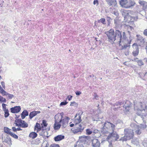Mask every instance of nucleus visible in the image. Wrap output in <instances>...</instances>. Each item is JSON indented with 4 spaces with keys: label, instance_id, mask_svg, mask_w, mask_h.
Masks as SVG:
<instances>
[{
    "label": "nucleus",
    "instance_id": "f257e3e1",
    "mask_svg": "<svg viewBox=\"0 0 147 147\" xmlns=\"http://www.w3.org/2000/svg\"><path fill=\"white\" fill-rule=\"evenodd\" d=\"M108 37V41L111 43H114L115 40H119V46L121 45V42H124L127 40L126 33L119 30H116L114 31L113 29H110L109 31L105 33Z\"/></svg>",
    "mask_w": 147,
    "mask_h": 147
},
{
    "label": "nucleus",
    "instance_id": "f03ea898",
    "mask_svg": "<svg viewBox=\"0 0 147 147\" xmlns=\"http://www.w3.org/2000/svg\"><path fill=\"white\" fill-rule=\"evenodd\" d=\"M134 102V108L138 111L139 115L145 117L147 115V106L141 102Z\"/></svg>",
    "mask_w": 147,
    "mask_h": 147
},
{
    "label": "nucleus",
    "instance_id": "7ed1b4c3",
    "mask_svg": "<svg viewBox=\"0 0 147 147\" xmlns=\"http://www.w3.org/2000/svg\"><path fill=\"white\" fill-rule=\"evenodd\" d=\"M132 128V129L129 128H125L124 130V136L121 137L119 140L124 142L132 139L134 136L133 130H134V129Z\"/></svg>",
    "mask_w": 147,
    "mask_h": 147
},
{
    "label": "nucleus",
    "instance_id": "20e7f679",
    "mask_svg": "<svg viewBox=\"0 0 147 147\" xmlns=\"http://www.w3.org/2000/svg\"><path fill=\"white\" fill-rule=\"evenodd\" d=\"M101 131L102 133L106 134L109 133V134L107 138V140H110L111 141L115 142L119 138V135L117 134L116 131H113L112 132H110L108 131L105 130L103 129L101 130Z\"/></svg>",
    "mask_w": 147,
    "mask_h": 147
},
{
    "label": "nucleus",
    "instance_id": "39448f33",
    "mask_svg": "<svg viewBox=\"0 0 147 147\" xmlns=\"http://www.w3.org/2000/svg\"><path fill=\"white\" fill-rule=\"evenodd\" d=\"M143 122L144 124H140V125H138L134 123L130 124L131 127L134 129L135 133L138 135H140L141 133L142 129H144L147 127L146 121L143 120Z\"/></svg>",
    "mask_w": 147,
    "mask_h": 147
},
{
    "label": "nucleus",
    "instance_id": "423d86ee",
    "mask_svg": "<svg viewBox=\"0 0 147 147\" xmlns=\"http://www.w3.org/2000/svg\"><path fill=\"white\" fill-rule=\"evenodd\" d=\"M121 6L124 8H131L135 3L134 0H120L119 1Z\"/></svg>",
    "mask_w": 147,
    "mask_h": 147
},
{
    "label": "nucleus",
    "instance_id": "0eeeda50",
    "mask_svg": "<svg viewBox=\"0 0 147 147\" xmlns=\"http://www.w3.org/2000/svg\"><path fill=\"white\" fill-rule=\"evenodd\" d=\"M15 124L16 126L22 128H26L28 127V124L24 121L21 119H16L15 120Z\"/></svg>",
    "mask_w": 147,
    "mask_h": 147
},
{
    "label": "nucleus",
    "instance_id": "6e6552de",
    "mask_svg": "<svg viewBox=\"0 0 147 147\" xmlns=\"http://www.w3.org/2000/svg\"><path fill=\"white\" fill-rule=\"evenodd\" d=\"M132 47L134 50L132 52V54L134 57L137 56L139 53V46L136 43H135L132 45Z\"/></svg>",
    "mask_w": 147,
    "mask_h": 147
},
{
    "label": "nucleus",
    "instance_id": "1a4fd4ad",
    "mask_svg": "<svg viewBox=\"0 0 147 147\" xmlns=\"http://www.w3.org/2000/svg\"><path fill=\"white\" fill-rule=\"evenodd\" d=\"M83 113L82 112H80L76 115L75 117V125H77L79 123H80L82 121L81 115Z\"/></svg>",
    "mask_w": 147,
    "mask_h": 147
},
{
    "label": "nucleus",
    "instance_id": "9d476101",
    "mask_svg": "<svg viewBox=\"0 0 147 147\" xmlns=\"http://www.w3.org/2000/svg\"><path fill=\"white\" fill-rule=\"evenodd\" d=\"M76 127H75L74 129L73 130V132L75 134H80L83 130L84 127H82V126L81 124L77 125H76Z\"/></svg>",
    "mask_w": 147,
    "mask_h": 147
},
{
    "label": "nucleus",
    "instance_id": "9b49d317",
    "mask_svg": "<svg viewBox=\"0 0 147 147\" xmlns=\"http://www.w3.org/2000/svg\"><path fill=\"white\" fill-rule=\"evenodd\" d=\"M111 126L112 131H113L114 129V128L115 127V125L111 123L108 122L107 121H106L104 124V126L102 127V128L101 129V130H102V129H103L105 130H107L105 128H107L108 127Z\"/></svg>",
    "mask_w": 147,
    "mask_h": 147
},
{
    "label": "nucleus",
    "instance_id": "f8f14e48",
    "mask_svg": "<svg viewBox=\"0 0 147 147\" xmlns=\"http://www.w3.org/2000/svg\"><path fill=\"white\" fill-rule=\"evenodd\" d=\"M132 105V103L129 100H126L125 103L124 105L123 106V107L125 108L124 110L126 112H128L129 110Z\"/></svg>",
    "mask_w": 147,
    "mask_h": 147
},
{
    "label": "nucleus",
    "instance_id": "ddd939ff",
    "mask_svg": "<svg viewBox=\"0 0 147 147\" xmlns=\"http://www.w3.org/2000/svg\"><path fill=\"white\" fill-rule=\"evenodd\" d=\"M91 146L92 147H100V144L98 139L94 138L92 140Z\"/></svg>",
    "mask_w": 147,
    "mask_h": 147
},
{
    "label": "nucleus",
    "instance_id": "4468645a",
    "mask_svg": "<svg viewBox=\"0 0 147 147\" xmlns=\"http://www.w3.org/2000/svg\"><path fill=\"white\" fill-rule=\"evenodd\" d=\"M137 19V17L131 16L130 15L124 20H125V21L127 22L128 23H131V24H133L134 21L136 20Z\"/></svg>",
    "mask_w": 147,
    "mask_h": 147
},
{
    "label": "nucleus",
    "instance_id": "2eb2a0df",
    "mask_svg": "<svg viewBox=\"0 0 147 147\" xmlns=\"http://www.w3.org/2000/svg\"><path fill=\"white\" fill-rule=\"evenodd\" d=\"M21 108L20 106H16L11 107L10 110L11 113H18L21 110Z\"/></svg>",
    "mask_w": 147,
    "mask_h": 147
},
{
    "label": "nucleus",
    "instance_id": "dca6fc26",
    "mask_svg": "<svg viewBox=\"0 0 147 147\" xmlns=\"http://www.w3.org/2000/svg\"><path fill=\"white\" fill-rule=\"evenodd\" d=\"M108 5L115 7H117V2L116 0H106Z\"/></svg>",
    "mask_w": 147,
    "mask_h": 147
},
{
    "label": "nucleus",
    "instance_id": "f3484780",
    "mask_svg": "<svg viewBox=\"0 0 147 147\" xmlns=\"http://www.w3.org/2000/svg\"><path fill=\"white\" fill-rule=\"evenodd\" d=\"M63 113H58L56 115L55 117L54 118L55 119V122L57 121L59 122V119H62L63 117Z\"/></svg>",
    "mask_w": 147,
    "mask_h": 147
},
{
    "label": "nucleus",
    "instance_id": "a211bd4d",
    "mask_svg": "<svg viewBox=\"0 0 147 147\" xmlns=\"http://www.w3.org/2000/svg\"><path fill=\"white\" fill-rule=\"evenodd\" d=\"M40 113V111H33L31 112L29 115V118L30 119H32L37 114Z\"/></svg>",
    "mask_w": 147,
    "mask_h": 147
},
{
    "label": "nucleus",
    "instance_id": "6ab92c4d",
    "mask_svg": "<svg viewBox=\"0 0 147 147\" xmlns=\"http://www.w3.org/2000/svg\"><path fill=\"white\" fill-rule=\"evenodd\" d=\"M121 13L123 16L124 18V20L131 14L129 11L126 10H123L122 11Z\"/></svg>",
    "mask_w": 147,
    "mask_h": 147
},
{
    "label": "nucleus",
    "instance_id": "aec40b11",
    "mask_svg": "<svg viewBox=\"0 0 147 147\" xmlns=\"http://www.w3.org/2000/svg\"><path fill=\"white\" fill-rule=\"evenodd\" d=\"M61 124L59 122L55 121L54 124L53 128L55 130H58L60 128Z\"/></svg>",
    "mask_w": 147,
    "mask_h": 147
},
{
    "label": "nucleus",
    "instance_id": "412c9836",
    "mask_svg": "<svg viewBox=\"0 0 147 147\" xmlns=\"http://www.w3.org/2000/svg\"><path fill=\"white\" fill-rule=\"evenodd\" d=\"M124 102V101H119L118 102H117L113 104V106L115 107L116 106H118L117 107H115V108L116 109H119L121 108V107L118 106H121V105H123Z\"/></svg>",
    "mask_w": 147,
    "mask_h": 147
},
{
    "label": "nucleus",
    "instance_id": "4be33fe9",
    "mask_svg": "<svg viewBox=\"0 0 147 147\" xmlns=\"http://www.w3.org/2000/svg\"><path fill=\"white\" fill-rule=\"evenodd\" d=\"M65 138V136L62 135H58L54 137V140L56 142L59 141L64 139Z\"/></svg>",
    "mask_w": 147,
    "mask_h": 147
},
{
    "label": "nucleus",
    "instance_id": "5701e85b",
    "mask_svg": "<svg viewBox=\"0 0 147 147\" xmlns=\"http://www.w3.org/2000/svg\"><path fill=\"white\" fill-rule=\"evenodd\" d=\"M59 122L60 123H61L62 127L63 128L65 127L68 124L67 121L66 119H60L59 121Z\"/></svg>",
    "mask_w": 147,
    "mask_h": 147
},
{
    "label": "nucleus",
    "instance_id": "b1692460",
    "mask_svg": "<svg viewBox=\"0 0 147 147\" xmlns=\"http://www.w3.org/2000/svg\"><path fill=\"white\" fill-rule=\"evenodd\" d=\"M21 117L22 119H24L26 116L28 115V113L26 110H24L21 114Z\"/></svg>",
    "mask_w": 147,
    "mask_h": 147
},
{
    "label": "nucleus",
    "instance_id": "393cba45",
    "mask_svg": "<svg viewBox=\"0 0 147 147\" xmlns=\"http://www.w3.org/2000/svg\"><path fill=\"white\" fill-rule=\"evenodd\" d=\"M130 37H131V36H130L129 37L130 40L129 41H128L127 44H125L123 46H122L121 47V50L125 49L127 47L130 46V44L131 43V39H130Z\"/></svg>",
    "mask_w": 147,
    "mask_h": 147
},
{
    "label": "nucleus",
    "instance_id": "a878e982",
    "mask_svg": "<svg viewBox=\"0 0 147 147\" xmlns=\"http://www.w3.org/2000/svg\"><path fill=\"white\" fill-rule=\"evenodd\" d=\"M37 136V134L35 132L33 131L30 133L29 136L31 139H33L36 138Z\"/></svg>",
    "mask_w": 147,
    "mask_h": 147
},
{
    "label": "nucleus",
    "instance_id": "bb28decb",
    "mask_svg": "<svg viewBox=\"0 0 147 147\" xmlns=\"http://www.w3.org/2000/svg\"><path fill=\"white\" fill-rule=\"evenodd\" d=\"M4 142L10 145L11 144V139L8 136H7L5 138Z\"/></svg>",
    "mask_w": 147,
    "mask_h": 147
},
{
    "label": "nucleus",
    "instance_id": "cd10ccee",
    "mask_svg": "<svg viewBox=\"0 0 147 147\" xmlns=\"http://www.w3.org/2000/svg\"><path fill=\"white\" fill-rule=\"evenodd\" d=\"M110 11L111 13L114 14L117 16L119 15V13L118 10L115 8H113Z\"/></svg>",
    "mask_w": 147,
    "mask_h": 147
},
{
    "label": "nucleus",
    "instance_id": "c85d7f7f",
    "mask_svg": "<svg viewBox=\"0 0 147 147\" xmlns=\"http://www.w3.org/2000/svg\"><path fill=\"white\" fill-rule=\"evenodd\" d=\"M131 144L137 146L139 145L138 140L137 139L134 138L131 141Z\"/></svg>",
    "mask_w": 147,
    "mask_h": 147
},
{
    "label": "nucleus",
    "instance_id": "c756f323",
    "mask_svg": "<svg viewBox=\"0 0 147 147\" xmlns=\"http://www.w3.org/2000/svg\"><path fill=\"white\" fill-rule=\"evenodd\" d=\"M4 130L5 133L9 135H10L12 133V132L10 131L11 129L7 127H4Z\"/></svg>",
    "mask_w": 147,
    "mask_h": 147
},
{
    "label": "nucleus",
    "instance_id": "7c9ffc66",
    "mask_svg": "<svg viewBox=\"0 0 147 147\" xmlns=\"http://www.w3.org/2000/svg\"><path fill=\"white\" fill-rule=\"evenodd\" d=\"M87 136H82L79 137L80 140L81 142H83L86 141V139H87Z\"/></svg>",
    "mask_w": 147,
    "mask_h": 147
},
{
    "label": "nucleus",
    "instance_id": "2f4dec72",
    "mask_svg": "<svg viewBox=\"0 0 147 147\" xmlns=\"http://www.w3.org/2000/svg\"><path fill=\"white\" fill-rule=\"evenodd\" d=\"M82 142H78L74 146V147H84L82 144Z\"/></svg>",
    "mask_w": 147,
    "mask_h": 147
},
{
    "label": "nucleus",
    "instance_id": "473e14b6",
    "mask_svg": "<svg viewBox=\"0 0 147 147\" xmlns=\"http://www.w3.org/2000/svg\"><path fill=\"white\" fill-rule=\"evenodd\" d=\"M93 131L90 129H88L86 130V133L87 135H89L91 134Z\"/></svg>",
    "mask_w": 147,
    "mask_h": 147
},
{
    "label": "nucleus",
    "instance_id": "72a5a7b5",
    "mask_svg": "<svg viewBox=\"0 0 147 147\" xmlns=\"http://www.w3.org/2000/svg\"><path fill=\"white\" fill-rule=\"evenodd\" d=\"M47 123L46 120H43L42 124H41L42 127L43 128L46 127L47 126Z\"/></svg>",
    "mask_w": 147,
    "mask_h": 147
},
{
    "label": "nucleus",
    "instance_id": "f704fd0d",
    "mask_svg": "<svg viewBox=\"0 0 147 147\" xmlns=\"http://www.w3.org/2000/svg\"><path fill=\"white\" fill-rule=\"evenodd\" d=\"M137 63L138 65L141 66L144 65V63L142 60H140L137 61Z\"/></svg>",
    "mask_w": 147,
    "mask_h": 147
},
{
    "label": "nucleus",
    "instance_id": "c9c22d12",
    "mask_svg": "<svg viewBox=\"0 0 147 147\" xmlns=\"http://www.w3.org/2000/svg\"><path fill=\"white\" fill-rule=\"evenodd\" d=\"M105 22V19L104 18H102L100 19V20H98V22L100 23L101 22L103 24H105L106 23Z\"/></svg>",
    "mask_w": 147,
    "mask_h": 147
},
{
    "label": "nucleus",
    "instance_id": "e433bc0d",
    "mask_svg": "<svg viewBox=\"0 0 147 147\" xmlns=\"http://www.w3.org/2000/svg\"><path fill=\"white\" fill-rule=\"evenodd\" d=\"M4 111L5 113L4 117L5 118L8 117L9 115L8 110H6L5 111Z\"/></svg>",
    "mask_w": 147,
    "mask_h": 147
},
{
    "label": "nucleus",
    "instance_id": "4c0bfd02",
    "mask_svg": "<svg viewBox=\"0 0 147 147\" xmlns=\"http://www.w3.org/2000/svg\"><path fill=\"white\" fill-rule=\"evenodd\" d=\"M142 144L144 147H147V139H146L144 140L142 142Z\"/></svg>",
    "mask_w": 147,
    "mask_h": 147
},
{
    "label": "nucleus",
    "instance_id": "58836bf2",
    "mask_svg": "<svg viewBox=\"0 0 147 147\" xmlns=\"http://www.w3.org/2000/svg\"><path fill=\"white\" fill-rule=\"evenodd\" d=\"M41 129L40 125L38 123H36V125L34 126V129ZM34 131H35V130Z\"/></svg>",
    "mask_w": 147,
    "mask_h": 147
},
{
    "label": "nucleus",
    "instance_id": "ea45409f",
    "mask_svg": "<svg viewBox=\"0 0 147 147\" xmlns=\"http://www.w3.org/2000/svg\"><path fill=\"white\" fill-rule=\"evenodd\" d=\"M138 3L141 5H143V7L144 5V4H145L146 3V2L144 1L140 0L138 1Z\"/></svg>",
    "mask_w": 147,
    "mask_h": 147
},
{
    "label": "nucleus",
    "instance_id": "a19ab883",
    "mask_svg": "<svg viewBox=\"0 0 147 147\" xmlns=\"http://www.w3.org/2000/svg\"><path fill=\"white\" fill-rule=\"evenodd\" d=\"M10 135L15 139H17L18 138V136L17 135H16L14 133H13L12 132L11 133Z\"/></svg>",
    "mask_w": 147,
    "mask_h": 147
},
{
    "label": "nucleus",
    "instance_id": "79ce46f5",
    "mask_svg": "<svg viewBox=\"0 0 147 147\" xmlns=\"http://www.w3.org/2000/svg\"><path fill=\"white\" fill-rule=\"evenodd\" d=\"M1 100H0V102H3L5 103L6 102V99L1 96V97H0Z\"/></svg>",
    "mask_w": 147,
    "mask_h": 147
},
{
    "label": "nucleus",
    "instance_id": "37998d69",
    "mask_svg": "<svg viewBox=\"0 0 147 147\" xmlns=\"http://www.w3.org/2000/svg\"><path fill=\"white\" fill-rule=\"evenodd\" d=\"M68 103V102H67L66 101H63L62 102H61L60 104V106H63V105H67Z\"/></svg>",
    "mask_w": 147,
    "mask_h": 147
},
{
    "label": "nucleus",
    "instance_id": "c03bdc74",
    "mask_svg": "<svg viewBox=\"0 0 147 147\" xmlns=\"http://www.w3.org/2000/svg\"><path fill=\"white\" fill-rule=\"evenodd\" d=\"M77 105H78L77 103L74 101L71 102L70 105V106H76Z\"/></svg>",
    "mask_w": 147,
    "mask_h": 147
},
{
    "label": "nucleus",
    "instance_id": "a18cd8bd",
    "mask_svg": "<svg viewBox=\"0 0 147 147\" xmlns=\"http://www.w3.org/2000/svg\"><path fill=\"white\" fill-rule=\"evenodd\" d=\"M50 147H60L59 144H51Z\"/></svg>",
    "mask_w": 147,
    "mask_h": 147
},
{
    "label": "nucleus",
    "instance_id": "49530a36",
    "mask_svg": "<svg viewBox=\"0 0 147 147\" xmlns=\"http://www.w3.org/2000/svg\"><path fill=\"white\" fill-rule=\"evenodd\" d=\"M7 96L9 99H12V98L14 97L13 95L9 94L8 93Z\"/></svg>",
    "mask_w": 147,
    "mask_h": 147
},
{
    "label": "nucleus",
    "instance_id": "de8ad7c7",
    "mask_svg": "<svg viewBox=\"0 0 147 147\" xmlns=\"http://www.w3.org/2000/svg\"><path fill=\"white\" fill-rule=\"evenodd\" d=\"M111 18L109 17H107V20L108 21V24L109 25L111 23Z\"/></svg>",
    "mask_w": 147,
    "mask_h": 147
},
{
    "label": "nucleus",
    "instance_id": "09e8293b",
    "mask_svg": "<svg viewBox=\"0 0 147 147\" xmlns=\"http://www.w3.org/2000/svg\"><path fill=\"white\" fill-rule=\"evenodd\" d=\"M143 9L145 11H147V3H146L145 4L143 7Z\"/></svg>",
    "mask_w": 147,
    "mask_h": 147
},
{
    "label": "nucleus",
    "instance_id": "8fccbe9b",
    "mask_svg": "<svg viewBox=\"0 0 147 147\" xmlns=\"http://www.w3.org/2000/svg\"><path fill=\"white\" fill-rule=\"evenodd\" d=\"M143 33L144 36H147V29H145L144 30Z\"/></svg>",
    "mask_w": 147,
    "mask_h": 147
},
{
    "label": "nucleus",
    "instance_id": "3c124183",
    "mask_svg": "<svg viewBox=\"0 0 147 147\" xmlns=\"http://www.w3.org/2000/svg\"><path fill=\"white\" fill-rule=\"evenodd\" d=\"M67 98L69 101L71 100L72 98V96L71 95H69L67 96Z\"/></svg>",
    "mask_w": 147,
    "mask_h": 147
},
{
    "label": "nucleus",
    "instance_id": "603ef678",
    "mask_svg": "<svg viewBox=\"0 0 147 147\" xmlns=\"http://www.w3.org/2000/svg\"><path fill=\"white\" fill-rule=\"evenodd\" d=\"M114 23L115 24V26L116 27L118 26V25L119 24V23L118 22L117 20H114Z\"/></svg>",
    "mask_w": 147,
    "mask_h": 147
},
{
    "label": "nucleus",
    "instance_id": "864d4df0",
    "mask_svg": "<svg viewBox=\"0 0 147 147\" xmlns=\"http://www.w3.org/2000/svg\"><path fill=\"white\" fill-rule=\"evenodd\" d=\"M93 4L94 5L97 4L98 5V0H94L93 1Z\"/></svg>",
    "mask_w": 147,
    "mask_h": 147
},
{
    "label": "nucleus",
    "instance_id": "5fc2aeb1",
    "mask_svg": "<svg viewBox=\"0 0 147 147\" xmlns=\"http://www.w3.org/2000/svg\"><path fill=\"white\" fill-rule=\"evenodd\" d=\"M1 85L2 86L3 88L5 89V83L4 82L2 81L1 82Z\"/></svg>",
    "mask_w": 147,
    "mask_h": 147
},
{
    "label": "nucleus",
    "instance_id": "6e6d98bb",
    "mask_svg": "<svg viewBox=\"0 0 147 147\" xmlns=\"http://www.w3.org/2000/svg\"><path fill=\"white\" fill-rule=\"evenodd\" d=\"M8 93L6 92L5 91H4L1 94L3 95V96H7V95Z\"/></svg>",
    "mask_w": 147,
    "mask_h": 147
},
{
    "label": "nucleus",
    "instance_id": "4d7b16f0",
    "mask_svg": "<svg viewBox=\"0 0 147 147\" xmlns=\"http://www.w3.org/2000/svg\"><path fill=\"white\" fill-rule=\"evenodd\" d=\"M12 129L13 131L14 132H16L17 131L16 128L14 127H12Z\"/></svg>",
    "mask_w": 147,
    "mask_h": 147
},
{
    "label": "nucleus",
    "instance_id": "13d9d810",
    "mask_svg": "<svg viewBox=\"0 0 147 147\" xmlns=\"http://www.w3.org/2000/svg\"><path fill=\"white\" fill-rule=\"evenodd\" d=\"M75 93L77 96H79L81 94V92L80 91H76Z\"/></svg>",
    "mask_w": 147,
    "mask_h": 147
},
{
    "label": "nucleus",
    "instance_id": "bf43d9fd",
    "mask_svg": "<svg viewBox=\"0 0 147 147\" xmlns=\"http://www.w3.org/2000/svg\"><path fill=\"white\" fill-rule=\"evenodd\" d=\"M94 98L96 99H97V98H98V96L96 94L94 93Z\"/></svg>",
    "mask_w": 147,
    "mask_h": 147
},
{
    "label": "nucleus",
    "instance_id": "052dcab7",
    "mask_svg": "<svg viewBox=\"0 0 147 147\" xmlns=\"http://www.w3.org/2000/svg\"><path fill=\"white\" fill-rule=\"evenodd\" d=\"M123 64L129 66V63L128 62L126 61L123 63Z\"/></svg>",
    "mask_w": 147,
    "mask_h": 147
},
{
    "label": "nucleus",
    "instance_id": "680f3d73",
    "mask_svg": "<svg viewBox=\"0 0 147 147\" xmlns=\"http://www.w3.org/2000/svg\"><path fill=\"white\" fill-rule=\"evenodd\" d=\"M138 58L136 57V58H134V59L132 60V61H135V62H137V61L138 60H138Z\"/></svg>",
    "mask_w": 147,
    "mask_h": 147
},
{
    "label": "nucleus",
    "instance_id": "e2e57ef3",
    "mask_svg": "<svg viewBox=\"0 0 147 147\" xmlns=\"http://www.w3.org/2000/svg\"><path fill=\"white\" fill-rule=\"evenodd\" d=\"M7 105L6 104L4 103H3L2 105V108H3L5 107H6V106Z\"/></svg>",
    "mask_w": 147,
    "mask_h": 147
},
{
    "label": "nucleus",
    "instance_id": "0e129e2a",
    "mask_svg": "<svg viewBox=\"0 0 147 147\" xmlns=\"http://www.w3.org/2000/svg\"><path fill=\"white\" fill-rule=\"evenodd\" d=\"M109 147H113L112 143L111 142L109 143Z\"/></svg>",
    "mask_w": 147,
    "mask_h": 147
},
{
    "label": "nucleus",
    "instance_id": "69168bd1",
    "mask_svg": "<svg viewBox=\"0 0 147 147\" xmlns=\"http://www.w3.org/2000/svg\"><path fill=\"white\" fill-rule=\"evenodd\" d=\"M98 130L95 129L94 131L93 132H94V133L95 134H96V133H98Z\"/></svg>",
    "mask_w": 147,
    "mask_h": 147
},
{
    "label": "nucleus",
    "instance_id": "338daca9",
    "mask_svg": "<svg viewBox=\"0 0 147 147\" xmlns=\"http://www.w3.org/2000/svg\"><path fill=\"white\" fill-rule=\"evenodd\" d=\"M17 131H21L22 130V129L20 128V127H18L16 128Z\"/></svg>",
    "mask_w": 147,
    "mask_h": 147
},
{
    "label": "nucleus",
    "instance_id": "774afa93",
    "mask_svg": "<svg viewBox=\"0 0 147 147\" xmlns=\"http://www.w3.org/2000/svg\"><path fill=\"white\" fill-rule=\"evenodd\" d=\"M3 110L4 111H5L6 110H8L7 109H6V107H5L3 108Z\"/></svg>",
    "mask_w": 147,
    "mask_h": 147
}]
</instances>
